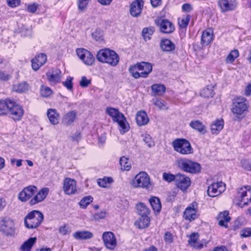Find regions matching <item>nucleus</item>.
Returning a JSON list of instances; mask_svg holds the SVG:
<instances>
[{
	"mask_svg": "<svg viewBox=\"0 0 251 251\" xmlns=\"http://www.w3.org/2000/svg\"><path fill=\"white\" fill-rule=\"evenodd\" d=\"M249 104L246 99L237 97L232 101L231 112L234 115V121H241L244 117L243 114L248 110Z\"/></svg>",
	"mask_w": 251,
	"mask_h": 251,
	"instance_id": "nucleus-1",
	"label": "nucleus"
},
{
	"mask_svg": "<svg viewBox=\"0 0 251 251\" xmlns=\"http://www.w3.org/2000/svg\"><path fill=\"white\" fill-rule=\"evenodd\" d=\"M106 112L111 116L114 122L118 123L120 132L122 134L128 131L129 126L124 114L119 112L118 109L112 107H107Z\"/></svg>",
	"mask_w": 251,
	"mask_h": 251,
	"instance_id": "nucleus-2",
	"label": "nucleus"
},
{
	"mask_svg": "<svg viewBox=\"0 0 251 251\" xmlns=\"http://www.w3.org/2000/svg\"><path fill=\"white\" fill-rule=\"evenodd\" d=\"M97 59L100 62L107 63L111 66H116L119 62V56L113 50L104 49L100 50L97 54Z\"/></svg>",
	"mask_w": 251,
	"mask_h": 251,
	"instance_id": "nucleus-3",
	"label": "nucleus"
},
{
	"mask_svg": "<svg viewBox=\"0 0 251 251\" xmlns=\"http://www.w3.org/2000/svg\"><path fill=\"white\" fill-rule=\"evenodd\" d=\"M44 219L43 214L38 210H33L25 217L24 224L28 229L35 228L39 226Z\"/></svg>",
	"mask_w": 251,
	"mask_h": 251,
	"instance_id": "nucleus-4",
	"label": "nucleus"
},
{
	"mask_svg": "<svg viewBox=\"0 0 251 251\" xmlns=\"http://www.w3.org/2000/svg\"><path fill=\"white\" fill-rule=\"evenodd\" d=\"M174 150L183 155H188L193 153V149L190 143L183 138H177L172 142Z\"/></svg>",
	"mask_w": 251,
	"mask_h": 251,
	"instance_id": "nucleus-5",
	"label": "nucleus"
},
{
	"mask_svg": "<svg viewBox=\"0 0 251 251\" xmlns=\"http://www.w3.org/2000/svg\"><path fill=\"white\" fill-rule=\"evenodd\" d=\"M131 184L134 188H142L149 190L151 183L150 177L145 172H141L132 180Z\"/></svg>",
	"mask_w": 251,
	"mask_h": 251,
	"instance_id": "nucleus-6",
	"label": "nucleus"
},
{
	"mask_svg": "<svg viewBox=\"0 0 251 251\" xmlns=\"http://www.w3.org/2000/svg\"><path fill=\"white\" fill-rule=\"evenodd\" d=\"M236 200L237 204L243 208L251 202V189L249 186L242 187L238 189Z\"/></svg>",
	"mask_w": 251,
	"mask_h": 251,
	"instance_id": "nucleus-7",
	"label": "nucleus"
},
{
	"mask_svg": "<svg viewBox=\"0 0 251 251\" xmlns=\"http://www.w3.org/2000/svg\"><path fill=\"white\" fill-rule=\"evenodd\" d=\"M177 164L183 171L191 174H196L200 171L201 167L198 163L187 159H181L177 161Z\"/></svg>",
	"mask_w": 251,
	"mask_h": 251,
	"instance_id": "nucleus-8",
	"label": "nucleus"
},
{
	"mask_svg": "<svg viewBox=\"0 0 251 251\" xmlns=\"http://www.w3.org/2000/svg\"><path fill=\"white\" fill-rule=\"evenodd\" d=\"M24 113L22 106L11 100L9 104L8 113L10 118L15 121H19L22 119Z\"/></svg>",
	"mask_w": 251,
	"mask_h": 251,
	"instance_id": "nucleus-9",
	"label": "nucleus"
},
{
	"mask_svg": "<svg viewBox=\"0 0 251 251\" xmlns=\"http://www.w3.org/2000/svg\"><path fill=\"white\" fill-rule=\"evenodd\" d=\"M0 231L6 236L14 235L15 231L14 221L8 217H4L0 221Z\"/></svg>",
	"mask_w": 251,
	"mask_h": 251,
	"instance_id": "nucleus-10",
	"label": "nucleus"
},
{
	"mask_svg": "<svg viewBox=\"0 0 251 251\" xmlns=\"http://www.w3.org/2000/svg\"><path fill=\"white\" fill-rule=\"evenodd\" d=\"M77 56L88 66H91L95 61V57L93 54L88 50L80 48L76 50Z\"/></svg>",
	"mask_w": 251,
	"mask_h": 251,
	"instance_id": "nucleus-11",
	"label": "nucleus"
},
{
	"mask_svg": "<svg viewBox=\"0 0 251 251\" xmlns=\"http://www.w3.org/2000/svg\"><path fill=\"white\" fill-rule=\"evenodd\" d=\"M198 203L194 201L186 207L184 211V218L190 222L195 220L198 218Z\"/></svg>",
	"mask_w": 251,
	"mask_h": 251,
	"instance_id": "nucleus-12",
	"label": "nucleus"
},
{
	"mask_svg": "<svg viewBox=\"0 0 251 251\" xmlns=\"http://www.w3.org/2000/svg\"><path fill=\"white\" fill-rule=\"evenodd\" d=\"M191 183L190 178L185 175L177 174L175 184L176 186L182 190L185 191L188 189Z\"/></svg>",
	"mask_w": 251,
	"mask_h": 251,
	"instance_id": "nucleus-13",
	"label": "nucleus"
},
{
	"mask_svg": "<svg viewBox=\"0 0 251 251\" xmlns=\"http://www.w3.org/2000/svg\"><path fill=\"white\" fill-rule=\"evenodd\" d=\"M226 190V184L223 182L213 183L208 186L207 194L209 197H215Z\"/></svg>",
	"mask_w": 251,
	"mask_h": 251,
	"instance_id": "nucleus-14",
	"label": "nucleus"
},
{
	"mask_svg": "<svg viewBox=\"0 0 251 251\" xmlns=\"http://www.w3.org/2000/svg\"><path fill=\"white\" fill-rule=\"evenodd\" d=\"M37 190V188L34 185L27 186L19 193L18 199L22 202H25L31 198Z\"/></svg>",
	"mask_w": 251,
	"mask_h": 251,
	"instance_id": "nucleus-15",
	"label": "nucleus"
},
{
	"mask_svg": "<svg viewBox=\"0 0 251 251\" xmlns=\"http://www.w3.org/2000/svg\"><path fill=\"white\" fill-rule=\"evenodd\" d=\"M155 24L159 27L160 31L164 33H171L175 29L174 25L168 19L158 20L155 21Z\"/></svg>",
	"mask_w": 251,
	"mask_h": 251,
	"instance_id": "nucleus-16",
	"label": "nucleus"
},
{
	"mask_svg": "<svg viewBox=\"0 0 251 251\" xmlns=\"http://www.w3.org/2000/svg\"><path fill=\"white\" fill-rule=\"evenodd\" d=\"M102 240L105 246L108 249L113 250L117 245V240L112 232H104L102 234Z\"/></svg>",
	"mask_w": 251,
	"mask_h": 251,
	"instance_id": "nucleus-17",
	"label": "nucleus"
},
{
	"mask_svg": "<svg viewBox=\"0 0 251 251\" xmlns=\"http://www.w3.org/2000/svg\"><path fill=\"white\" fill-rule=\"evenodd\" d=\"M144 6L143 0H135L130 5V13L132 16L137 17L141 13Z\"/></svg>",
	"mask_w": 251,
	"mask_h": 251,
	"instance_id": "nucleus-18",
	"label": "nucleus"
},
{
	"mask_svg": "<svg viewBox=\"0 0 251 251\" xmlns=\"http://www.w3.org/2000/svg\"><path fill=\"white\" fill-rule=\"evenodd\" d=\"M238 3L236 0H220L218 5L222 12H226L234 10Z\"/></svg>",
	"mask_w": 251,
	"mask_h": 251,
	"instance_id": "nucleus-19",
	"label": "nucleus"
},
{
	"mask_svg": "<svg viewBox=\"0 0 251 251\" xmlns=\"http://www.w3.org/2000/svg\"><path fill=\"white\" fill-rule=\"evenodd\" d=\"M61 73V71L57 69L50 70L46 73L48 80L51 85H55L60 81Z\"/></svg>",
	"mask_w": 251,
	"mask_h": 251,
	"instance_id": "nucleus-20",
	"label": "nucleus"
},
{
	"mask_svg": "<svg viewBox=\"0 0 251 251\" xmlns=\"http://www.w3.org/2000/svg\"><path fill=\"white\" fill-rule=\"evenodd\" d=\"M76 181L70 178H66L64 179L63 189L65 194L72 195L76 191Z\"/></svg>",
	"mask_w": 251,
	"mask_h": 251,
	"instance_id": "nucleus-21",
	"label": "nucleus"
},
{
	"mask_svg": "<svg viewBox=\"0 0 251 251\" xmlns=\"http://www.w3.org/2000/svg\"><path fill=\"white\" fill-rule=\"evenodd\" d=\"M77 112L76 110H70L66 113L62 117V123L66 126L72 125L76 120Z\"/></svg>",
	"mask_w": 251,
	"mask_h": 251,
	"instance_id": "nucleus-22",
	"label": "nucleus"
},
{
	"mask_svg": "<svg viewBox=\"0 0 251 251\" xmlns=\"http://www.w3.org/2000/svg\"><path fill=\"white\" fill-rule=\"evenodd\" d=\"M49 192L48 188H43L30 200L29 203L31 205H35L44 201L47 197Z\"/></svg>",
	"mask_w": 251,
	"mask_h": 251,
	"instance_id": "nucleus-23",
	"label": "nucleus"
},
{
	"mask_svg": "<svg viewBox=\"0 0 251 251\" xmlns=\"http://www.w3.org/2000/svg\"><path fill=\"white\" fill-rule=\"evenodd\" d=\"M47 56L44 53H40L36 55L31 60L32 68L34 71H37L47 61Z\"/></svg>",
	"mask_w": 251,
	"mask_h": 251,
	"instance_id": "nucleus-24",
	"label": "nucleus"
},
{
	"mask_svg": "<svg viewBox=\"0 0 251 251\" xmlns=\"http://www.w3.org/2000/svg\"><path fill=\"white\" fill-rule=\"evenodd\" d=\"M138 68L142 78H147L152 72V66L151 63L146 62L137 63Z\"/></svg>",
	"mask_w": 251,
	"mask_h": 251,
	"instance_id": "nucleus-25",
	"label": "nucleus"
},
{
	"mask_svg": "<svg viewBox=\"0 0 251 251\" xmlns=\"http://www.w3.org/2000/svg\"><path fill=\"white\" fill-rule=\"evenodd\" d=\"M47 115L50 123L52 125H56L59 123L60 114L55 109H49L47 111Z\"/></svg>",
	"mask_w": 251,
	"mask_h": 251,
	"instance_id": "nucleus-26",
	"label": "nucleus"
},
{
	"mask_svg": "<svg viewBox=\"0 0 251 251\" xmlns=\"http://www.w3.org/2000/svg\"><path fill=\"white\" fill-rule=\"evenodd\" d=\"M224 121L223 119H218L212 122L210 126L212 134L217 135L224 127Z\"/></svg>",
	"mask_w": 251,
	"mask_h": 251,
	"instance_id": "nucleus-27",
	"label": "nucleus"
},
{
	"mask_svg": "<svg viewBox=\"0 0 251 251\" xmlns=\"http://www.w3.org/2000/svg\"><path fill=\"white\" fill-rule=\"evenodd\" d=\"M213 39V31L210 29L204 31L201 38V44L203 46L208 45Z\"/></svg>",
	"mask_w": 251,
	"mask_h": 251,
	"instance_id": "nucleus-28",
	"label": "nucleus"
},
{
	"mask_svg": "<svg viewBox=\"0 0 251 251\" xmlns=\"http://www.w3.org/2000/svg\"><path fill=\"white\" fill-rule=\"evenodd\" d=\"M160 46L162 50L170 52L175 50V45L169 39H163L160 42Z\"/></svg>",
	"mask_w": 251,
	"mask_h": 251,
	"instance_id": "nucleus-29",
	"label": "nucleus"
},
{
	"mask_svg": "<svg viewBox=\"0 0 251 251\" xmlns=\"http://www.w3.org/2000/svg\"><path fill=\"white\" fill-rule=\"evenodd\" d=\"M136 120L137 125L139 126H145L149 121L147 114L144 111H140L137 113Z\"/></svg>",
	"mask_w": 251,
	"mask_h": 251,
	"instance_id": "nucleus-30",
	"label": "nucleus"
},
{
	"mask_svg": "<svg viewBox=\"0 0 251 251\" xmlns=\"http://www.w3.org/2000/svg\"><path fill=\"white\" fill-rule=\"evenodd\" d=\"M189 126L191 127L198 131L202 134H204L207 132L205 126L199 120L192 121L190 123Z\"/></svg>",
	"mask_w": 251,
	"mask_h": 251,
	"instance_id": "nucleus-31",
	"label": "nucleus"
},
{
	"mask_svg": "<svg viewBox=\"0 0 251 251\" xmlns=\"http://www.w3.org/2000/svg\"><path fill=\"white\" fill-rule=\"evenodd\" d=\"M73 236L76 240H88L93 237V234L89 231H77L74 232Z\"/></svg>",
	"mask_w": 251,
	"mask_h": 251,
	"instance_id": "nucleus-32",
	"label": "nucleus"
},
{
	"mask_svg": "<svg viewBox=\"0 0 251 251\" xmlns=\"http://www.w3.org/2000/svg\"><path fill=\"white\" fill-rule=\"evenodd\" d=\"M151 94L153 96H162L166 91L165 86L162 84H153L151 86Z\"/></svg>",
	"mask_w": 251,
	"mask_h": 251,
	"instance_id": "nucleus-33",
	"label": "nucleus"
},
{
	"mask_svg": "<svg viewBox=\"0 0 251 251\" xmlns=\"http://www.w3.org/2000/svg\"><path fill=\"white\" fill-rule=\"evenodd\" d=\"M150 221L148 216H141V217L135 222V225L139 228L144 229L148 226Z\"/></svg>",
	"mask_w": 251,
	"mask_h": 251,
	"instance_id": "nucleus-34",
	"label": "nucleus"
},
{
	"mask_svg": "<svg viewBox=\"0 0 251 251\" xmlns=\"http://www.w3.org/2000/svg\"><path fill=\"white\" fill-rule=\"evenodd\" d=\"M28 89L29 85L28 83L25 81L15 84L13 86V91L19 93H25L26 92Z\"/></svg>",
	"mask_w": 251,
	"mask_h": 251,
	"instance_id": "nucleus-35",
	"label": "nucleus"
},
{
	"mask_svg": "<svg viewBox=\"0 0 251 251\" xmlns=\"http://www.w3.org/2000/svg\"><path fill=\"white\" fill-rule=\"evenodd\" d=\"M11 100L8 99L0 100V116L8 114L9 104Z\"/></svg>",
	"mask_w": 251,
	"mask_h": 251,
	"instance_id": "nucleus-36",
	"label": "nucleus"
},
{
	"mask_svg": "<svg viewBox=\"0 0 251 251\" xmlns=\"http://www.w3.org/2000/svg\"><path fill=\"white\" fill-rule=\"evenodd\" d=\"M36 238L31 237L25 242L21 246L20 250L22 251H30L33 245L35 243Z\"/></svg>",
	"mask_w": 251,
	"mask_h": 251,
	"instance_id": "nucleus-37",
	"label": "nucleus"
},
{
	"mask_svg": "<svg viewBox=\"0 0 251 251\" xmlns=\"http://www.w3.org/2000/svg\"><path fill=\"white\" fill-rule=\"evenodd\" d=\"M150 203L154 212H159L161 209V204L158 198L155 197L151 198Z\"/></svg>",
	"mask_w": 251,
	"mask_h": 251,
	"instance_id": "nucleus-38",
	"label": "nucleus"
},
{
	"mask_svg": "<svg viewBox=\"0 0 251 251\" xmlns=\"http://www.w3.org/2000/svg\"><path fill=\"white\" fill-rule=\"evenodd\" d=\"M129 72L131 74L132 77L134 78L137 79L141 76V74L139 71V69L138 68V64L136 63L133 65H131L129 68Z\"/></svg>",
	"mask_w": 251,
	"mask_h": 251,
	"instance_id": "nucleus-39",
	"label": "nucleus"
},
{
	"mask_svg": "<svg viewBox=\"0 0 251 251\" xmlns=\"http://www.w3.org/2000/svg\"><path fill=\"white\" fill-rule=\"evenodd\" d=\"M136 208L138 213L140 216H148L150 214L149 208L143 203L141 202L137 204Z\"/></svg>",
	"mask_w": 251,
	"mask_h": 251,
	"instance_id": "nucleus-40",
	"label": "nucleus"
},
{
	"mask_svg": "<svg viewBox=\"0 0 251 251\" xmlns=\"http://www.w3.org/2000/svg\"><path fill=\"white\" fill-rule=\"evenodd\" d=\"M120 164L121 167V169L124 171H129L131 168L130 162L129 161L128 158L123 156L120 158Z\"/></svg>",
	"mask_w": 251,
	"mask_h": 251,
	"instance_id": "nucleus-41",
	"label": "nucleus"
},
{
	"mask_svg": "<svg viewBox=\"0 0 251 251\" xmlns=\"http://www.w3.org/2000/svg\"><path fill=\"white\" fill-rule=\"evenodd\" d=\"M113 181L111 177H104L103 178L98 179V185L103 188H106Z\"/></svg>",
	"mask_w": 251,
	"mask_h": 251,
	"instance_id": "nucleus-42",
	"label": "nucleus"
},
{
	"mask_svg": "<svg viewBox=\"0 0 251 251\" xmlns=\"http://www.w3.org/2000/svg\"><path fill=\"white\" fill-rule=\"evenodd\" d=\"M214 94V90L211 86L204 88L200 93L201 96L207 98L212 97Z\"/></svg>",
	"mask_w": 251,
	"mask_h": 251,
	"instance_id": "nucleus-43",
	"label": "nucleus"
},
{
	"mask_svg": "<svg viewBox=\"0 0 251 251\" xmlns=\"http://www.w3.org/2000/svg\"><path fill=\"white\" fill-rule=\"evenodd\" d=\"M191 16L189 15H183L181 18L178 19V23L181 28H186L190 20Z\"/></svg>",
	"mask_w": 251,
	"mask_h": 251,
	"instance_id": "nucleus-44",
	"label": "nucleus"
},
{
	"mask_svg": "<svg viewBox=\"0 0 251 251\" xmlns=\"http://www.w3.org/2000/svg\"><path fill=\"white\" fill-rule=\"evenodd\" d=\"M93 201V198L91 196L83 197L79 202V205L81 208L85 209Z\"/></svg>",
	"mask_w": 251,
	"mask_h": 251,
	"instance_id": "nucleus-45",
	"label": "nucleus"
},
{
	"mask_svg": "<svg viewBox=\"0 0 251 251\" xmlns=\"http://www.w3.org/2000/svg\"><path fill=\"white\" fill-rule=\"evenodd\" d=\"M239 55V51L237 50H234L231 51L227 55L226 58V62L227 63H233L235 59Z\"/></svg>",
	"mask_w": 251,
	"mask_h": 251,
	"instance_id": "nucleus-46",
	"label": "nucleus"
},
{
	"mask_svg": "<svg viewBox=\"0 0 251 251\" xmlns=\"http://www.w3.org/2000/svg\"><path fill=\"white\" fill-rule=\"evenodd\" d=\"M40 94L43 97L48 98L52 94V91L48 86L41 85L40 88Z\"/></svg>",
	"mask_w": 251,
	"mask_h": 251,
	"instance_id": "nucleus-47",
	"label": "nucleus"
},
{
	"mask_svg": "<svg viewBox=\"0 0 251 251\" xmlns=\"http://www.w3.org/2000/svg\"><path fill=\"white\" fill-rule=\"evenodd\" d=\"M154 31L153 27L144 28L142 30V34L145 39L150 40L151 39L150 36L153 34Z\"/></svg>",
	"mask_w": 251,
	"mask_h": 251,
	"instance_id": "nucleus-48",
	"label": "nucleus"
},
{
	"mask_svg": "<svg viewBox=\"0 0 251 251\" xmlns=\"http://www.w3.org/2000/svg\"><path fill=\"white\" fill-rule=\"evenodd\" d=\"M199 237V234L198 233H193L189 236V239L188 241L189 244L191 247H194L197 243V240Z\"/></svg>",
	"mask_w": 251,
	"mask_h": 251,
	"instance_id": "nucleus-49",
	"label": "nucleus"
},
{
	"mask_svg": "<svg viewBox=\"0 0 251 251\" xmlns=\"http://www.w3.org/2000/svg\"><path fill=\"white\" fill-rule=\"evenodd\" d=\"M153 104L156 106L159 109L165 110L168 109L165 102L161 99H156L153 100Z\"/></svg>",
	"mask_w": 251,
	"mask_h": 251,
	"instance_id": "nucleus-50",
	"label": "nucleus"
},
{
	"mask_svg": "<svg viewBox=\"0 0 251 251\" xmlns=\"http://www.w3.org/2000/svg\"><path fill=\"white\" fill-rule=\"evenodd\" d=\"M91 0H77V4L78 8L81 11L85 10Z\"/></svg>",
	"mask_w": 251,
	"mask_h": 251,
	"instance_id": "nucleus-51",
	"label": "nucleus"
},
{
	"mask_svg": "<svg viewBox=\"0 0 251 251\" xmlns=\"http://www.w3.org/2000/svg\"><path fill=\"white\" fill-rule=\"evenodd\" d=\"M143 141L149 148L154 146V142L149 134H145L143 135Z\"/></svg>",
	"mask_w": 251,
	"mask_h": 251,
	"instance_id": "nucleus-52",
	"label": "nucleus"
},
{
	"mask_svg": "<svg viewBox=\"0 0 251 251\" xmlns=\"http://www.w3.org/2000/svg\"><path fill=\"white\" fill-rule=\"evenodd\" d=\"M73 79V77L71 76H68L65 81L62 82L63 85L66 87V88L70 91L72 90L73 89V83L72 80Z\"/></svg>",
	"mask_w": 251,
	"mask_h": 251,
	"instance_id": "nucleus-53",
	"label": "nucleus"
},
{
	"mask_svg": "<svg viewBox=\"0 0 251 251\" xmlns=\"http://www.w3.org/2000/svg\"><path fill=\"white\" fill-rule=\"evenodd\" d=\"M162 176L163 179L168 182H171L172 181L176 182V175H174L170 173H164Z\"/></svg>",
	"mask_w": 251,
	"mask_h": 251,
	"instance_id": "nucleus-54",
	"label": "nucleus"
},
{
	"mask_svg": "<svg viewBox=\"0 0 251 251\" xmlns=\"http://www.w3.org/2000/svg\"><path fill=\"white\" fill-rule=\"evenodd\" d=\"M241 167L244 170L251 171V161L249 160L243 159L241 161Z\"/></svg>",
	"mask_w": 251,
	"mask_h": 251,
	"instance_id": "nucleus-55",
	"label": "nucleus"
},
{
	"mask_svg": "<svg viewBox=\"0 0 251 251\" xmlns=\"http://www.w3.org/2000/svg\"><path fill=\"white\" fill-rule=\"evenodd\" d=\"M229 213L227 211H225L220 213L218 215V219H223L226 221V223H228L230 220V218L228 216Z\"/></svg>",
	"mask_w": 251,
	"mask_h": 251,
	"instance_id": "nucleus-56",
	"label": "nucleus"
},
{
	"mask_svg": "<svg viewBox=\"0 0 251 251\" xmlns=\"http://www.w3.org/2000/svg\"><path fill=\"white\" fill-rule=\"evenodd\" d=\"M240 236L241 237L247 238L251 236V228L246 227L240 231Z\"/></svg>",
	"mask_w": 251,
	"mask_h": 251,
	"instance_id": "nucleus-57",
	"label": "nucleus"
},
{
	"mask_svg": "<svg viewBox=\"0 0 251 251\" xmlns=\"http://www.w3.org/2000/svg\"><path fill=\"white\" fill-rule=\"evenodd\" d=\"M106 216V212L105 211H101L97 212L93 215V219L96 221H99L105 218Z\"/></svg>",
	"mask_w": 251,
	"mask_h": 251,
	"instance_id": "nucleus-58",
	"label": "nucleus"
},
{
	"mask_svg": "<svg viewBox=\"0 0 251 251\" xmlns=\"http://www.w3.org/2000/svg\"><path fill=\"white\" fill-rule=\"evenodd\" d=\"M91 83V80L88 79L86 76H83L79 82V85L81 87L85 88L87 87Z\"/></svg>",
	"mask_w": 251,
	"mask_h": 251,
	"instance_id": "nucleus-59",
	"label": "nucleus"
},
{
	"mask_svg": "<svg viewBox=\"0 0 251 251\" xmlns=\"http://www.w3.org/2000/svg\"><path fill=\"white\" fill-rule=\"evenodd\" d=\"M39 5L38 4L35 3L30 4L27 6V10L29 12L34 13L36 11Z\"/></svg>",
	"mask_w": 251,
	"mask_h": 251,
	"instance_id": "nucleus-60",
	"label": "nucleus"
},
{
	"mask_svg": "<svg viewBox=\"0 0 251 251\" xmlns=\"http://www.w3.org/2000/svg\"><path fill=\"white\" fill-rule=\"evenodd\" d=\"M164 241L168 244L171 243L173 241V237L172 233L170 232H167L165 233L164 237Z\"/></svg>",
	"mask_w": 251,
	"mask_h": 251,
	"instance_id": "nucleus-61",
	"label": "nucleus"
},
{
	"mask_svg": "<svg viewBox=\"0 0 251 251\" xmlns=\"http://www.w3.org/2000/svg\"><path fill=\"white\" fill-rule=\"evenodd\" d=\"M7 5L11 7H15L20 4V0H7Z\"/></svg>",
	"mask_w": 251,
	"mask_h": 251,
	"instance_id": "nucleus-62",
	"label": "nucleus"
},
{
	"mask_svg": "<svg viewBox=\"0 0 251 251\" xmlns=\"http://www.w3.org/2000/svg\"><path fill=\"white\" fill-rule=\"evenodd\" d=\"M193 10V7L190 3H184L182 6V10L184 12L189 13Z\"/></svg>",
	"mask_w": 251,
	"mask_h": 251,
	"instance_id": "nucleus-63",
	"label": "nucleus"
},
{
	"mask_svg": "<svg viewBox=\"0 0 251 251\" xmlns=\"http://www.w3.org/2000/svg\"><path fill=\"white\" fill-rule=\"evenodd\" d=\"M59 233L63 235H66L70 232L69 228L66 226V225L60 226L59 229Z\"/></svg>",
	"mask_w": 251,
	"mask_h": 251,
	"instance_id": "nucleus-64",
	"label": "nucleus"
}]
</instances>
